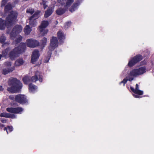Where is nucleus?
I'll return each instance as SVG.
<instances>
[{"mask_svg":"<svg viewBox=\"0 0 154 154\" xmlns=\"http://www.w3.org/2000/svg\"><path fill=\"white\" fill-rule=\"evenodd\" d=\"M26 49V43H20L18 46L15 47L9 52L8 54L9 58L11 60H14L19 56V54L24 52Z\"/></svg>","mask_w":154,"mask_h":154,"instance_id":"1","label":"nucleus"},{"mask_svg":"<svg viewBox=\"0 0 154 154\" xmlns=\"http://www.w3.org/2000/svg\"><path fill=\"white\" fill-rule=\"evenodd\" d=\"M8 84L11 87H8L7 90L12 93H16L18 92L22 87V83L16 78L10 79Z\"/></svg>","mask_w":154,"mask_h":154,"instance_id":"2","label":"nucleus"},{"mask_svg":"<svg viewBox=\"0 0 154 154\" xmlns=\"http://www.w3.org/2000/svg\"><path fill=\"white\" fill-rule=\"evenodd\" d=\"M23 83L26 85L29 84L31 82H36L38 80L42 82L43 80V76L42 73L38 71H36L35 72V75L32 77L26 75L24 76L22 79Z\"/></svg>","mask_w":154,"mask_h":154,"instance_id":"3","label":"nucleus"},{"mask_svg":"<svg viewBox=\"0 0 154 154\" xmlns=\"http://www.w3.org/2000/svg\"><path fill=\"white\" fill-rule=\"evenodd\" d=\"M146 70V68L145 66L141 67L137 69H133L128 74L126 78H128L129 81H131L134 79V78L145 73Z\"/></svg>","mask_w":154,"mask_h":154,"instance_id":"4","label":"nucleus"},{"mask_svg":"<svg viewBox=\"0 0 154 154\" xmlns=\"http://www.w3.org/2000/svg\"><path fill=\"white\" fill-rule=\"evenodd\" d=\"M18 13L16 11H12L6 18V20L8 26L14 23L17 18Z\"/></svg>","mask_w":154,"mask_h":154,"instance_id":"5","label":"nucleus"},{"mask_svg":"<svg viewBox=\"0 0 154 154\" xmlns=\"http://www.w3.org/2000/svg\"><path fill=\"white\" fill-rule=\"evenodd\" d=\"M49 24V22L47 20H43L42 21L41 25L39 26L38 29L42 35H45L48 33V30L45 28L48 26Z\"/></svg>","mask_w":154,"mask_h":154,"instance_id":"6","label":"nucleus"},{"mask_svg":"<svg viewBox=\"0 0 154 154\" xmlns=\"http://www.w3.org/2000/svg\"><path fill=\"white\" fill-rule=\"evenodd\" d=\"M143 59V57L141 55L137 54L131 59L128 62V65L129 67H132L141 61Z\"/></svg>","mask_w":154,"mask_h":154,"instance_id":"7","label":"nucleus"},{"mask_svg":"<svg viewBox=\"0 0 154 154\" xmlns=\"http://www.w3.org/2000/svg\"><path fill=\"white\" fill-rule=\"evenodd\" d=\"M16 102L23 105H27L28 103L26 97L24 95L21 94L16 95Z\"/></svg>","mask_w":154,"mask_h":154,"instance_id":"8","label":"nucleus"},{"mask_svg":"<svg viewBox=\"0 0 154 154\" xmlns=\"http://www.w3.org/2000/svg\"><path fill=\"white\" fill-rule=\"evenodd\" d=\"M58 42L56 37L53 36L50 40V43L49 46V49L51 51L54 50L58 46Z\"/></svg>","mask_w":154,"mask_h":154,"instance_id":"9","label":"nucleus"},{"mask_svg":"<svg viewBox=\"0 0 154 154\" xmlns=\"http://www.w3.org/2000/svg\"><path fill=\"white\" fill-rule=\"evenodd\" d=\"M22 30V28L21 26L18 25H15L10 33L11 38L12 39V38L15 37L21 32Z\"/></svg>","mask_w":154,"mask_h":154,"instance_id":"10","label":"nucleus"},{"mask_svg":"<svg viewBox=\"0 0 154 154\" xmlns=\"http://www.w3.org/2000/svg\"><path fill=\"white\" fill-rule=\"evenodd\" d=\"M27 45L31 48H35L39 45V42L37 40L32 38L28 39L26 40Z\"/></svg>","mask_w":154,"mask_h":154,"instance_id":"11","label":"nucleus"},{"mask_svg":"<svg viewBox=\"0 0 154 154\" xmlns=\"http://www.w3.org/2000/svg\"><path fill=\"white\" fill-rule=\"evenodd\" d=\"M57 36L60 43L62 44L63 43L64 40L65 39L66 35L64 34L62 30H59L57 32Z\"/></svg>","mask_w":154,"mask_h":154,"instance_id":"12","label":"nucleus"},{"mask_svg":"<svg viewBox=\"0 0 154 154\" xmlns=\"http://www.w3.org/2000/svg\"><path fill=\"white\" fill-rule=\"evenodd\" d=\"M6 110L8 112H9L14 113H21L23 109L22 108L19 107L17 108H8Z\"/></svg>","mask_w":154,"mask_h":154,"instance_id":"13","label":"nucleus"},{"mask_svg":"<svg viewBox=\"0 0 154 154\" xmlns=\"http://www.w3.org/2000/svg\"><path fill=\"white\" fill-rule=\"evenodd\" d=\"M39 51L38 50H34L32 55L31 62L33 64L39 58Z\"/></svg>","mask_w":154,"mask_h":154,"instance_id":"14","label":"nucleus"},{"mask_svg":"<svg viewBox=\"0 0 154 154\" xmlns=\"http://www.w3.org/2000/svg\"><path fill=\"white\" fill-rule=\"evenodd\" d=\"M6 26H9L6 20L0 18V29H4Z\"/></svg>","mask_w":154,"mask_h":154,"instance_id":"15","label":"nucleus"},{"mask_svg":"<svg viewBox=\"0 0 154 154\" xmlns=\"http://www.w3.org/2000/svg\"><path fill=\"white\" fill-rule=\"evenodd\" d=\"M15 67L13 66L11 67L5 68L3 69L2 71V74L6 75L12 72L15 69Z\"/></svg>","mask_w":154,"mask_h":154,"instance_id":"16","label":"nucleus"},{"mask_svg":"<svg viewBox=\"0 0 154 154\" xmlns=\"http://www.w3.org/2000/svg\"><path fill=\"white\" fill-rule=\"evenodd\" d=\"M0 116L2 117L11 118L13 119L15 118L16 117V116L14 114L8 113L5 112H3L1 113Z\"/></svg>","mask_w":154,"mask_h":154,"instance_id":"17","label":"nucleus"},{"mask_svg":"<svg viewBox=\"0 0 154 154\" xmlns=\"http://www.w3.org/2000/svg\"><path fill=\"white\" fill-rule=\"evenodd\" d=\"M66 9L64 8H60L56 11V14L58 15H61L65 13Z\"/></svg>","mask_w":154,"mask_h":154,"instance_id":"18","label":"nucleus"},{"mask_svg":"<svg viewBox=\"0 0 154 154\" xmlns=\"http://www.w3.org/2000/svg\"><path fill=\"white\" fill-rule=\"evenodd\" d=\"M24 62L22 58H19L16 60L14 65L16 66H19L23 65Z\"/></svg>","mask_w":154,"mask_h":154,"instance_id":"19","label":"nucleus"},{"mask_svg":"<svg viewBox=\"0 0 154 154\" xmlns=\"http://www.w3.org/2000/svg\"><path fill=\"white\" fill-rule=\"evenodd\" d=\"M80 3V2L79 0L77 2L74 3L70 8L69 11L71 12H74L77 8V6L79 5Z\"/></svg>","mask_w":154,"mask_h":154,"instance_id":"20","label":"nucleus"},{"mask_svg":"<svg viewBox=\"0 0 154 154\" xmlns=\"http://www.w3.org/2000/svg\"><path fill=\"white\" fill-rule=\"evenodd\" d=\"M53 12L52 9L51 8L48 7L46 11H45L44 14V17L47 18L50 16Z\"/></svg>","mask_w":154,"mask_h":154,"instance_id":"21","label":"nucleus"},{"mask_svg":"<svg viewBox=\"0 0 154 154\" xmlns=\"http://www.w3.org/2000/svg\"><path fill=\"white\" fill-rule=\"evenodd\" d=\"M10 49V48L8 47L3 50L2 52V54H1V57L6 58L8 53Z\"/></svg>","mask_w":154,"mask_h":154,"instance_id":"22","label":"nucleus"},{"mask_svg":"<svg viewBox=\"0 0 154 154\" xmlns=\"http://www.w3.org/2000/svg\"><path fill=\"white\" fill-rule=\"evenodd\" d=\"M41 12V11H40L38 10L36 11L34 14H33L32 16L30 17V19H35L36 20L39 17V14Z\"/></svg>","mask_w":154,"mask_h":154,"instance_id":"23","label":"nucleus"},{"mask_svg":"<svg viewBox=\"0 0 154 154\" xmlns=\"http://www.w3.org/2000/svg\"><path fill=\"white\" fill-rule=\"evenodd\" d=\"M29 24L30 26L33 27H35L36 26L37 22L35 19H31L30 17H29Z\"/></svg>","mask_w":154,"mask_h":154,"instance_id":"24","label":"nucleus"},{"mask_svg":"<svg viewBox=\"0 0 154 154\" xmlns=\"http://www.w3.org/2000/svg\"><path fill=\"white\" fill-rule=\"evenodd\" d=\"M37 88V86L32 83H30L29 85V90L31 92H34Z\"/></svg>","mask_w":154,"mask_h":154,"instance_id":"25","label":"nucleus"},{"mask_svg":"<svg viewBox=\"0 0 154 154\" xmlns=\"http://www.w3.org/2000/svg\"><path fill=\"white\" fill-rule=\"evenodd\" d=\"M31 30V29L29 25H26L24 29L25 33L26 35L29 34Z\"/></svg>","mask_w":154,"mask_h":154,"instance_id":"26","label":"nucleus"},{"mask_svg":"<svg viewBox=\"0 0 154 154\" xmlns=\"http://www.w3.org/2000/svg\"><path fill=\"white\" fill-rule=\"evenodd\" d=\"M12 6L11 4H8L5 7L4 11L5 13H7L9 11L11 10Z\"/></svg>","mask_w":154,"mask_h":154,"instance_id":"27","label":"nucleus"},{"mask_svg":"<svg viewBox=\"0 0 154 154\" xmlns=\"http://www.w3.org/2000/svg\"><path fill=\"white\" fill-rule=\"evenodd\" d=\"M6 40V37L4 35L1 36L0 37V43L2 44V47L4 46L6 44L5 42Z\"/></svg>","mask_w":154,"mask_h":154,"instance_id":"28","label":"nucleus"},{"mask_svg":"<svg viewBox=\"0 0 154 154\" xmlns=\"http://www.w3.org/2000/svg\"><path fill=\"white\" fill-rule=\"evenodd\" d=\"M41 45L44 47L46 44L47 42V38L45 37H44L40 41Z\"/></svg>","mask_w":154,"mask_h":154,"instance_id":"29","label":"nucleus"},{"mask_svg":"<svg viewBox=\"0 0 154 154\" xmlns=\"http://www.w3.org/2000/svg\"><path fill=\"white\" fill-rule=\"evenodd\" d=\"M34 12L35 11L34 9L31 8H28L26 9V12L27 13H29L31 14H33Z\"/></svg>","mask_w":154,"mask_h":154,"instance_id":"30","label":"nucleus"},{"mask_svg":"<svg viewBox=\"0 0 154 154\" xmlns=\"http://www.w3.org/2000/svg\"><path fill=\"white\" fill-rule=\"evenodd\" d=\"M8 130L9 131V132H11L13 130V127L12 126H8V129L5 127L4 128V130L6 131L7 134H8Z\"/></svg>","mask_w":154,"mask_h":154,"instance_id":"31","label":"nucleus"},{"mask_svg":"<svg viewBox=\"0 0 154 154\" xmlns=\"http://www.w3.org/2000/svg\"><path fill=\"white\" fill-rule=\"evenodd\" d=\"M74 0H67L66 3V6L69 7L73 2Z\"/></svg>","mask_w":154,"mask_h":154,"instance_id":"32","label":"nucleus"},{"mask_svg":"<svg viewBox=\"0 0 154 154\" xmlns=\"http://www.w3.org/2000/svg\"><path fill=\"white\" fill-rule=\"evenodd\" d=\"M71 22L70 21H69L65 23L64 27L65 28H68L71 26Z\"/></svg>","mask_w":154,"mask_h":154,"instance_id":"33","label":"nucleus"},{"mask_svg":"<svg viewBox=\"0 0 154 154\" xmlns=\"http://www.w3.org/2000/svg\"><path fill=\"white\" fill-rule=\"evenodd\" d=\"M22 37L21 36H19L18 38H16L15 41L16 42V43L17 44L20 42L22 40Z\"/></svg>","mask_w":154,"mask_h":154,"instance_id":"34","label":"nucleus"},{"mask_svg":"<svg viewBox=\"0 0 154 154\" xmlns=\"http://www.w3.org/2000/svg\"><path fill=\"white\" fill-rule=\"evenodd\" d=\"M135 94H138V95H142L143 94V91L140 90H136Z\"/></svg>","mask_w":154,"mask_h":154,"instance_id":"35","label":"nucleus"},{"mask_svg":"<svg viewBox=\"0 0 154 154\" xmlns=\"http://www.w3.org/2000/svg\"><path fill=\"white\" fill-rule=\"evenodd\" d=\"M8 1V0H2L1 3V6H5Z\"/></svg>","mask_w":154,"mask_h":154,"instance_id":"36","label":"nucleus"},{"mask_svg":"<svg viewBox=\"0 0 154 154\" xmlns=\"http://www.w3.org/2000/svg\"><path fill=\"white\" fill-rule=\"evenodd\" d=\"M9 99L13 100V101H16V95H10L9 96Z\"/></svg>","mask_w":154,"mask_h":154,"instance_id":"37","label":"nucleus"},{"mask_svg":"<svg viewBox=\"0 0 154 154\" xmlns=\"http://www.w3.org/2000/svg\"><path fill=\"white\" fill-rule=\"evenodd\" d=\"M59 3H60L62 5L65 4L66 2V0H57Z\"/></svg>","mask_w":154,"mask_h":154,"instance_id":"38","label":"nucleus"},{"mask_svg":"<svg viewBox=\"0 0 154 154\" xmlns=\"http://www.w3.org/2000/svg\"><path fill=\"white\" fill-rule=\"evenodd\" d=\"M128 81V78H125L123 79L122 81V82H123L124 85H125L127 83Z\"/></svg>","mask_w":154,"mask_h":154,"instance_id":"39","label":"nucleus"},{"mask_svg":"<svg viewBox=\"0 0 154 154\" xmlns=\"http://www.w3.org/2000/svg\"><path fill=\"white\" fill-rule=\"evenodd\" d=\"M51 53H50L49 54H48V60H45V62L48 63V62L49 60L50 59L51 56Z\"/></svg>","mask_w":154,"mask_h":154,"instance_id":"40","label":"nucleus"},{"mask_svg":"<svg viewBox=\"0 0 154 154\" xmlns=\"http://www.w3.org/2000/svg\"><path fill=\"white\" fill-rule=\"evenodd\" d=\"M130 88L131 90L133 91V92L135 93V92L136 91L135 89H134L132 87H130Z\"/></svg>","mask_w":154,"mask_h":154,"instance_id":"41","label":"nucleus"},{"mask_svg":"<svg viewBox=\"0 0 154 154\" xmlns=\"http://www.w3.org/2000/svg\"><path fill=\"white\" fill-rule=\"evenodd\" d=\"M139 85L137 84H136L135 86V89L136 91L137 90H139Z\"/></svg>","mask_w":154,"mask_h":154,"instance_id":"42","label":"nucleus"},{"mask_svg":"<svg viewBox=\"0 0 154 154\" xmlns=\"http://www.w3.org/2000/svg\"><path fill=\"white\" fill-rule=\"evenodd\" d=\"M1 122L3 123H5L6 122V121L5 119H1Z\"/></svg>","mask_w":154,"mask_h":154,"instance_id":"43","label":"nucleus"},{"mask_svg":"<svg viewBox=\"0 0 154 154\" xmlns=\"http://www.w3.org/2000/svg\"><path fill=\"white\" fill-rule=\"evenodd\" d=\"M42 0V3L41 4V5H43V4H46V1H45V0Z\"/></svg>","mask_w":154,"mask_h":154,"instance_id":"44","label":"nucleus"},{"mask_svg":"<svg viewBox=\"0 0 154 154\" xmlns=\"http://www.w3.org/2000/svg\"><path fill=\"white\" fill-rule=\"evenodd\" d=\"M4 90V88L2 86L0 85V91H2Z\"/></svg>","mask_w":154,"mask_h":154,"instance_id":"45","label":"nucleus"},{"mask_svg":"<svg viewBox=\"0 0 154 154\" xmlns=\"http://www.w3.org/2000/svg\"><path fill=\"white\" fill-rule=\"evenodd\" d=\"M42 5H43V8L44 9H45L48 7V5H46V4H45V5L43 4Z\"/></svg>","mask_w":154,"mask_h":154,"instance_id":"46","label":"nucleus"},{"mask_svg":"<svg viewBox=\"0 0 154 154\" xmlns=\"http://www.w3.org/2000/svg\"><path fill=\"white\" fill-rule=\"evenodd\" d=\"M134 97L136 98H139L140 97L138 95H134Z\"/></svg>","mask_w":154,"mask_h":154,"instance_id":"47","label":"nucleus"},{"mask_svg":"<svg viewBox=\"0 0 154 154\" xmlns=\"http://www.w3.org/2000/svg\"><path fill=\"white\" fill-rule=\"evenodd\" d=\"M4 125L0 123V127L2 128V127H4Z\"/></svg>","mask_w":154,"mask_h":154,"instance_id":"48","label":"nucleus"},{"mask_svg":"<svg viewBox=\"0 0 154 154\" xmlns=\"http://www.w3.org/2000/svg\"><path fill=\"white\" fill-rule=\"evenodd\" d=\"M122 83H123V82H122V81H121L120 83H119V84L120 85Z\"/></svg>","mask_w":154,"mask_h":154,"instance_id":"49","label":"nucleus"},{"mask_svg":"<svg viewBox=\"0 0 154 154\" xmlns=\"http://www.w3.org/2000/svg\"><path fill=\"white\" fill-rule=\"evenodd\" d=\"M13 105H16V104H17V103H16V102L14 103H13Z\"/></svg>","mask_w":154,"mask_h":154,"instance_id":"50","label":"nucleus"}]
</instances>
